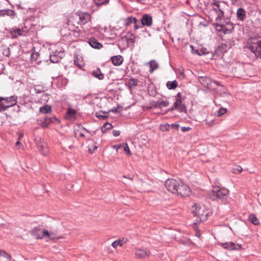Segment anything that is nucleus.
Here are the masks:
<instances>
[{
  "label": "nucleus",
  "mask_w": 261,
  "mask_h": 261,
  "mask_svg": "<svg viewBox=\"0 0 261 261\" xmlns=\"http://www.w3.org/2000/svg\"><path fill=\"white\" fill-rule=\"evenodd\" d=\"M252 39H256V41L261 42V36H258L257 37H255Z\"/></svg>",
  "instance_id": "58"
},
{
  "label": "nucleus",
  "mask_w": 261,
  "mask_h": 261,
  "mask_svg": "<svg viewBox=\"0 0 261 261\" xmlns=\"http://www.w3.org/2000/svg\"><path fill=\"white\" fill-rule=\"evenodd\" d=\"M82 128H83L84 130H85L86 132H87V133H90V132H89L88 130H87L86 128H85V127H82Z\"/></svg>",
  "instance_id": "61"
},
{
  "label": "nucleus",
  "mask_w": 261,
  "mask_h": 261,
  "mask_svg": "<svg viewBox=\"0 0 261 261\" xmlns=\"http://www.w3.org/2000/svg\"><path fill=\"white\" fill-rule=\"evenodd\" d=\"M41 228L35 227L30 231V233L35 238L37 239H43V236L41 235Z\"/></svg>",
  "instance_id": "15"
},
{
  "label": "nucleus",
  "mask_w": 261,
  "mask_h": 261,
  "mask_svg": "<svg viewBox=\"0 0 261 261\" xmlns=\"http://www.w3.org/2000/svg\"><path fill=\"white\" fill-rule=\"evenodd\" d=\"M80 136L82 137H84L85 135L83 133H80Z\"/></svg>",
  "instance_id": "62"
},
{
  "label": "nucleus",
  "mask_w": 261,
  "mask_h": 261,
  "mask_svg": "<svg viewBox=\"0 0 261 261\" xmlns=\"http://www.w3.org/2000/svg\"><path fill=\"white\" fill-rule=\"evenodd\" d=\"M2 97L3 99L1 100V102H2L1 106L3 107L4 111L9 108L15 106L17 102V97L15 95H13L10 97Z\"/></svg>",
  "instance_id": "5"
},
{
  "label": "nucleus",
  "mask_w": 261,
  "mask_h": 261,
  "mask_svg": "<svg viewBox=\"0 0 261 261\" xmlns=\"http://www.w3.org/2000/svg\"><path fill=\"white\" fill-rule=\"evenodd\" d=\"M67 113L70 117H73L76 114V111L73 109L69 108L67 111Z\"/></svg>",
  "instance_id": "45"
},
{
  "label": "nucleus",
  "mask_w": 261,
  "mask_h": 261,
  "mask_svg": "<svg viewBox=\"0 0 261 261\" xmlns=\"http://www.w3.org/2000/svg\"><path fill=\"white\" fill-rule=\"evenodd\" d=\"M151 107L160 109V101H152L150 102Z\"/></svg>",
  "instance_id": "43"
},
{
  "label": "nucleus",
  "mask_w": 261,
  "mask_h": 261,
  "mask_svg": "<svg viewBox=\"0 0 261 261\" xmlns=\"http://www.w3.org/2000/svg\"><path fill=\"white\" fill-rule=\"evenodd\" d=\"M37 147L39 151L43 155H46L48 152L47 144L44 142L37 146Z\"/></svg>",
  "instance_id": "19"
},
{
  "label": "nucleus",
  "mask_w": 261,
  "mask_h": 261,
  "mask_svg": "<svg viewBox=\"0 0 261 261\" xmlns=\"http://www.w3.org/2000/svg\"><path fill=\"white\" fill-rule=\"evenodd\" d=\"M138 22V20L136 18H133L132 17H127L125 20V23L126 25H129L130 23H134L135 24V28L137 29L139 27L137 26V23Z\"/></svg>",
  "instance_id": "25"
},
{
  "label": "nucleus",
  "mask_w": 261,
  "mask_h": 261,
  "mask_svg": "<svg viewBox=\"0 0 261 261\" xmlns=\"http://www.w3.org/2000/svg\"><path fill=\"white\" fill-rule=\"evenodd\" d=\"M212 5L213 6L212 11H214L217 15L216 18V21H222L224 17V12L221 9L219 1H215L212 3Z\"/></svg>",
  "instance_id": "8"
},
{
  "label": "nucleus",
  "mask_w": 261,
  "mask_h": 261,
  "mask_svg": "<svg viewBox=\"0 0 261 261\" xmlns=\"http://www.w3.org/2000/svg\"><path fill=\"white\" fill-rule=\"evenodd\" d=\"M148 65L149 67V73H152L153 71L159 68L158 62L155 60H150L148 62Z\"/></svg>",
  "instance_id": "18"
},
{
  "label": "nucleus",
  "mask_w": 261,
  "mask_h": 261,
  "mask_svg": "<svg viewBox=\"0 0 261 261\" xmlns=\"http://www.w3.org/2000/svg\"><path fill=\"white\" fill-rule=\"evenodd\" d=\"M71 33L73 34V35H75V36H79V33L77 31H72L71 33H70L69 34V35H71Z\"/></svg>",
  "instance_id": "56"
},
{
  "label": "nucleus",
  "mask_w": 261,
  "mask_h": 261,
  "mask_svg": "<svg viewBox=\"0 0 261 261\" xmlns=\"http://www.w3.org/2000/svg\"><path fill=\"white\" fill-rule=\"evenodd\" d=\"M170 126L172 128L176 127L177 128H178L179 126V124H172L170 125Z\"/></svg>",
  "instance_id": "57"
},
{
  "label": "nucleus",
  "mask_w": 261,
  "mask_h": 261,
  "mask_svg": "<svg viewBox=\"0 0 261 261\" xmlns=\"http://www.w3.org/2000/svg\"><path fill=\"white\" fill-rule=\"evenodd\" d=\"M196 236L198 237H199L200 236V233L199 232H196Z\"/></svg>",
  "instance_id": "64"
},
{
  "label": "nucleus",
  "mask_w": 261,
  "mask_h": 261,
  "mask_svg": "<svg viewBox=\"0 0 261 261\" xmlns=\"http://www.w3.org/2000/svg\"><path fill=\"white\" fill-rule=\"evenodd\" d=\"M146 255V252L145 250L141 249H137L135 251L136 257L138 258H144Z\"/></svg>",
  "instance_id": "26"
},
{
  "label": "nucleus",
  "mask_w": 261,
  "mask_h": 261,
  "mask_svg": "<svg viewBox=\"0 0 261 261\" xmlns=\"http://www.w3.org/2000/svg\"><path fill=\"white\" fill-rule=\"evenodd\" d=\"M152 24V17L148 15V27H149Z\"/></svg>",
  "instance_id": "51"
},
{
  "label": "nucleus",
  "mask_w": 261,
  "mask_h": 261,
  "mask_svg": "<svg viewBox=\"0 0 261 261\" xmlns=\"http://www.w3.org/2000/svg\"><path fill=\"white\" fill-rule=\"evenodd\" d=\"M34 140L36 146H38V145L41 144L43 142H44L39 136L34 137Z\"/></svg>",
  "instance_id": "41"
},
{
  "label": "nucleus",
  "mask_w": 261,
  "mask_h": 261,
  "mask_svg": "<svg viewBox=\"0 0 261 261\" xmlns=\"http://www.w3.org/2000/svg\"><path fill=\"white\" fill-rule=\"evenodd\" d=\"M177 191L175 194L181 197H188L191 194V190L190 187L181 180L179 182V186H178Z\"/></svg>",
  "instance_id": "4"
},
{
  "label": "nucleus",
  "mask_w": 261,
  "mask_h": 261,
  "mask_svg": "<svg viewBox=\"0 0 261 261\" xmlns=\"http://www.w3.org/2000/svg\"><path fill=\"white\" fill-rule=\"evenodd\" d=\"M222 246L225 248L230 250H239L242 249V245L238 244H234L232 242H226L222 244Z\"/></svg>",
  "instance_id": "14"
},
{
  "label": "nucleus",
  "mask_w": 261,
  "mask_h": 261,
  "mask_svg": "<svg viewBox=\"0 0 261 261\" xmlns=\"http://www.w3.org/2000/svg\"><path fill=\"white\" fill-rule=\"evenodd\" d=\"M156 89L152 84L148 85V94L151 96H155L156 94Z\"/></svg>",
  "instance_id": "23"
},
{
  "label": "nucleus",
  "mask_w": 261,
  "mask_h": 261,
  "mask_svg": "<svg viewBox=\"0 0 261 261\" xmlns=\"http://www.w3.org/2000/svg\"><path fill=\"white\" fill-rule=\"evenodd\" d=\"M109 2V0H94V3L97 6H101L102 5H107Z\"/></svg>",
  "instance_id": "33"
},
{
  "label": "nucleus",
  "mask_w": 261,
  "mask_h": 261,
  "mask_svg": "<svg viewBox=\"0 0 261 261\" xmlns=\"http://www.w3.org/2000/svg\"><path fill=\"white\" fill-rule=\"evenodd\" d=\"M238 0H231L232 4L236 3Z\"/></svg>",
  "instance_id": "63"
},
{
  "label": "nucleus",
  "mask_w": 261,
  "mask_h": 261,
  "mask_svg": "<svg viewBox=\"0 0 261 261\" xmlns=\"http://www.w3.org/2000/svg\"><path fill=\"white\" fill-rule=\"evenodd\" d=\"M122 107L121 106H118L117 107H114V108H113L112 110H111V111L113 113H118V109L119 108H121Z\"/></svg>",
  "instance_id": "48"
},
{
  "label": "nucleus",
  "mask_w": 261,
  "mask_h": 261,
  "mask_svg": "<svg viewBox=\"0 0 261 261\" xmlns=\"http://www.w3.org/2000/svg\"><path fill=\"white\" fill-rule=\"evenodd\" d=\"M190 47L191 48L192 53L193 54H196L199 56H201L204 54V53L202 52V49H201L200 50L194 49V46L192 45H190Z\"/></svg>",
  "instance_id": "34"
},
{
  "label": "nucleus",
  "mask_w": 261,
  "mask_h": 261,
  "mask_svg": "<svg viewBox=\"0 0 261 261\" xmlns=\"http://www.w3.org/2000/svg\"><path fill=\"white\" fill-rule=\"evenodd\" d=\"M51 234L52 232H49L48 230L44 229L41 231V235L43 236V238L45 237L49 238V237H51Z\"/></svg>",
  "instance_id": "38"
},
{
  "label": "nucleus",
  "mask_w": 261,
  "mask_h": 261,
  "mask_svg": "<svg viewBox=\"0 0 261 261\" xmlns=\"http://www.w3.org/2000/svg\"><path fill=\"white\" fill-rule=\"evenodd\" d=\"M74 63L75 65H76L80 68H81L83 65V63L82 61H81V62L79 61L78 58L77 57H74Z\"/></svg>",
  "instance_id": "39"
},
{
  "label": "nucleus",
  "mask_w": 261,
  "mask_h": 261,
  "mask_svg": "<svg viewBox=\"0 0 261 261\" xmlns=\"http://www.w3.org/2000/svg\"><path fill=\"white\" fill-rule=\"evenodd\" d=\"M64 53L62 50H55L50 55V61L53 63H58L62 58Z\"/></svg>",
  "instance_id": "12"
},
{
  "label": "nucleus",
  "mask_w": 261,
  "mask_h": 261,
  "mask_svg": "<svg viewBox=\"0 0 261 261\" xmlns=\"http://www.w3.org/2000/svg\"><path fill=\"white\" fill-rule=\"evenodd\" d=\"M176 99H180V100H181V93L180 92H178L176 95Z\"/></svg>",
  "instance_id": "59"
},
{
  "label": "nucleus",
  "mask_w": 261,
  "mask_h": 261,
  "mask_svg": "<svg viewBox=\"0 0 261 261\" xmlns=\"http://www.w3.org/2000/svg\"><path fill=\"white\" fill-rule=\"evenodd\" d=\"M36 93H41L44 92V87L40 85H37L34 86Z\"/></svg>",
  "instance_id": "32"
},
{
  "label": "nucleus",
  "mask_w": 261,
  "mask_h": 261,
  "mask_svg": "<svg viewBox=\"0 0 261 261\" xmlns=\"http://www.w3.org/2000/svg\"><path fill=\"white\" fill-rule=\"evenodd\" d=\"M248 48L257 58L261 59V42L252 39Z\"/></svg>",
  "instance_id": "6"
},
{
  "label": "nucleus",
  "mask_w": 261,
  "mask_h": 261,
  "mask_svg": "<svg viewBox=\"0 0 261 261\" xmlns=\"http://www.w3.org/2000/svg\"><path fill=\"white\" fill-rule=\"evenodd\" d=\"M248 219L250 222L255 225H257L259 223V221L254 214H250Z\"/></svg>",
  "instance_id": "31"
},
{
  "label": "nucleus",
  "mask_w": 261,
  "mask_h": 261,
  "mask_svg": "<svg viewBox=\"0 0 261 261\" xmlns=\"http://www.w3.org/2000/svg\"><path fill=\"white\" fill-rule=\"evenodd\" d=\"M227 112V109L224 108H221L219 109L218 112V116H221L224 114H225Z\"/></svg>",
  "instance_id": "44"
},
{
  "label": "nucleus",
  "mask_w": 261,
  "mask_h": 261,
  "mask_svg": "<svg viewBox=\"0 0 261 261\" xmlns=\"http://www.w3.org/2000/svg\"><path fill=\"white\" fill-rule=\"evenodd\" d=\"M92 75L95 77L101 80L104 78V75L101 72L100 69L97 68L95 70L93 71Z\"/></svg>",
  "instance_id": "24"
},
{
  "label": "nucleus",
  "mask_w": 261,
  "mask_h": 261,
  "mask_svg": "<svg viewBox=\"0 0 261 261\" xmlns=\"http://www.w3.org/2000/svg\"><path fill=\"white\" fill-rule=\"evenodd\" d=\"M75 15L79 17V23L81 24H85L91 20V16L88 13L80 12H76Z\"/></svg>",
  "instance_id": "11"
},
{
  "label": "nucleus",
  "mask_w": 261,
  "mask_h": 261,
  "mask_svg": "<svg viewBox=\"0 0 261 261\" xmlns=\"http://www.w3.org/2000/svg\"><path fill=\"white\" fill-rule=\"evenodd\" d=\"M233 44L232 39H229L228 40L225 41V42L222 43L221 45L217 47L214 51V56H220L221 54H224L229 49Z\"/></svg>",
  "instance_id": "3"
},
{
  "label": "nucleus",
  "mask_w": 261,
  "mask_h": 261,
  "mask_svg": "<svg viewBox=\"0 0 261 261\" xmlns=\"http://www.w3.org/2000/svg\"><path fill=\"white\" fill-rule=\"evenodd\" d=\"M15 12L13 10L8 9L0 11V17L4 16L5 15H8L10 16H14Z\"/></svg>",
  "instance_id": "28"
},
{
  "label": "nucleus",
  "mask_w": 261,
  "mask_h": 261,
  "mask_svg": "<svg viewBox=\"0 0 261 261\" xmlns=\"http://www.w3.org/2000/svg\"><path fill=\"white\" fill-rule=\"evenodd\" d=\"M60 121L59 119L55 116L52 117H46L44 118L43 121L41 123V126L42 127H48L50 124L53 123H59Z\"/></svg>",
  "instance_id": "13"
},
{
  "label": "nucleus",
  "mask_w": 261,
  "mask_h": 261,
  "mask_svg": "<svg viewBox=\"0 0 261 261\" xmlns=\"http://www.w3.org/2000/svg\"><path fill=\"white\" fill-rule=\"evenodd\" d=\"M191 129V128L189 127L184 126V127H181V130L183 132H186L187 131L190 130Z\"/></svg>",
  "instance_id": "53"
},
{
  "label": "nucleus",
  "mask_w": 261,
  "mask_h": 261,
  "mask_svg": "<svg viewBox=\"0 0 261 261\" xmlns=\"http://www.w3.org/2000/svg\"><path fill=\"white\" fill-rule=\"evenodd\" d=\"M127 239L123 238L121 239H119L114 241L112 244V246L114 248H116L118 246L121 247L127 242Z\"/></svg>",
  "instance_id": "21"
},
{
  "label": "nucleus",
  "mask_w": 261,
  "mask_h": 261,
  "mask_svg": "<svg viewBox=\"0 0 261 261\" xmlns=\"http://www.w3.org/2000/svg\"><path fill=\"white\" fill-rule=\"evenodd\" d=\"M177 82L176 80L168 81L166 83V86L170 90L175 89L177 87Z\"/></svg>",
  "instance_id": "29"
},
{
  "label": "nucleus",
  "mask_w": 261,
  "mask_h": 261,
  "mask_svg": "<svg viewBox=\"0 0 261 261\" xmlns=\"http://www.w3.org/2000/svg\"><path fill=\"white\" fill-rule=\"evenodd\" d=\"M243 170L242 168L240 166H237L232 169V172L235 174L240 173Z\"/></svg>",
  "instance_id": "37"
},
{
  "label": "nucleus",
  "mask_w": 261,
  "mask_h": 261,
  "mask_svg": "<svg viewBox=\"0 0 261 261\" xmlns=\"http://www.w3.org/2000/svg\"><path fill=\"white\" fill-rule=\"evenodd\" d=\"M180 180H177L174 178H169L166 180L165 181V187L167 190L175 194L176 192H177V188L178 186H179Z\"/></svg>",
  "instance_id": "7"
},
{
  "label": "nucleus",
  "mask_w": 261,
  "mask_h": 261,
  "mask_svg": "<svg viewBox=\"0 0 261 261\" xmlns=\"http://www.w3.org/2000/svg\"><path fill=\"white\" fill-rule=\"evenodd\" d=\"M160 109L163 107H167L169 105V102L168 100H162L160 101Z\"/></svg>",
  "instance_id": "46"
},
{
  "label": "nucleus",
  "mask_w": 261,
  "mask_h": 261,
  "mask_svg": "<svg viewBox=\"0 0 261 261\" xmlns=\"http://www.w3.org/2000/svg\"><path fill=\"white\" fill-rule=\"evenodd\" d=\"M205 121H206V124L208 125V126H211L214 122V120H211L210 122H208L207 119H206Z\"/></svg>",
  "instance_id": "54"
},
{
  "label": "nucleus",
  "mask_w": 261,
  "mask_h": 261,
  "mask_svg": "<svg viewBox=\"0 0 261 261\" xmlns=\"http://www.w3.org/2000/svg\"><path fill=\"white\" fill-rule=\"evenodd\" d=\"M237 18L239 20L243 21L246 17V11L244 9L240 8L237 11Z\"/></svg>",
  "instance_id": "20"
},
{
  "label": "nucleus",
  "mask_w": 261,
  "mask_h": 261,
  "mask_svg": "<svg viewBox=\"0 0 261 261\" xmlns=\"http://www.w3.org/2000/svg\"><path fill=\"white\" fill-rule=\"evenodd\" d=\"M199 82L204 87L207 88H211L213 84L217 86H220V84L217 81H213L207 76H200L198 78Z\"/></svg>",
  "instance_id": "10"
},
{
  "label": "nucleus",
  "mask_w": 261,
  "mask_h": 261,
  "mask_svg": "<svg viewBox=\"0 0 261 261\" xmlns=\"http://www.w3.org/2000/svg\"><path fill=\"white\" fill-rule=\"evenodd\" d=\"M39 55L38 53H33L31 55V59L33 61H37Z\"/></svg>",
  "instance_id": "47"
},
{
  "label": "nucleus",
  "mask_w": 261,
  "mask_h": 261,
  "mask_svg": "<svg viewBox=\"0 0 261 261\" xmlns=\"http://www.w3.org/2000/svg\"><path fill=\"white\" fill-rule=\"evenodd\" d=\"M39 112L43 114L49 113L51 112V107L48 105H46L40 108Z\"/></svg>",
  "instance_id": "27"
},
{
  "label": "nucleus",
  "mask_w": 261,
  "mask_h": 261,
  "mask_svg": "<svg viewBox=\"0 0 261 261\" xmlns=\"http://www.w3.org/2000/svg\"><path fill=\"white\" fill-rule=\"evenodd\" d=\"M122 148H123V151L126 153V154L127 155H130L131 154L128 146L126 143L122 144Z\"/></svg>",
  "instance_id": "36"
},
{
  "label": "nucleus",
  "mask_w": 261,
  "mask_h": 261,
  "mask_svg": "<svg viewBox=\"0 0 261 261\" xmlns=\"http://www.w3.org/2000/svg\"><path fill=\"white\" fill-rule=\"evenodd\" d=\"M89 45L95 49H100L102 47V45L99 43L95 38H91L88 40Z\"/></svg>",
  "instance_id": "17"
},
{
  "label": "nucleus",
  "mask_w": 261,
  "mask_h": 261,
  "mask_svg": "<svg viewBox=\"0 0 261 261\" xmlns=\"http://www.w3.org/2000/svg\"><path fill=\"white\" fill-rule=\"evenodd\" d=\"M112 125L111 124L109 123H106L103 125L101 127V130L103 133H105L106 130L110 129L112 128Z\"/></svg>",
  "instance_id": "35"
},
{
  "label": "nucleus",
  "mask_w": 261,
  "mask_h": 261,
  "mask_svg": "<svg viewBox=\"0 0 261 261\" xmlns=\"http://www.w3.org/2000/svg\"><path fill=\"white\" fill-rule=\"evenodd\" d=\"M113 134L115 137H117L120 135V132L118 130H114L113 131Z\"/></svg>",
  "instance_id": "49"
},
{
  "label": "nucleus",
  "mask_w": 261,
  "mask_h": 261,
  "mask_svg": "<svg viewBox=\"0 0 261 261\" xmlns=\"http://www.w3.org/2000/svg\"><path fill=\"white\" fill-rule=\"evenodd\" d=\"M113 148L116 149L117 150V151H118V150L119 149H120V148H122V144H119V145H114L113 146Z\"/></svg>",
  "instance_id": "52"
},
{
  "label": "nucleus",
  "mask_w": 261,
  "mask_h": 261,
  "mask_svg": "<svg viewBox=\"0 0 261 261\" xmlns=\"http://www.w3.org/2000/svg\"><path fill=\"white\" fill-rule=\"evenodd\" d=\"M213 25L217 31L222 32L223 35L231 34L234 29L233 24L229 21L223 23L218 21L214 22Z\"/></svg>",
  "instance_id": "2"
},
{
  "label": "nucleus",
  "mask_w": 261,
  "mask_h": 261,
  "mask_svg": "<svg viewBox=\"0 0 261 261\" xmlns=\"http://www.w3.org/2000/svg\"><path fill=\"white\" fill-rule=\"evenodd\" d=\"M174 110H177L180 113H187V110L185 105L182 103L181 100L180 99H176V101L173 106L168 109V111H172Z\"/></svg>",
  "instance_id": "9"
},
{
  "label": "nucleus",
  "mask_w": 261,
  "mask_h": 261,
  "mask_svg": "<svg viewBox=\"0 0 261 261\" xmlns=\"http://www.w3.org/2000/svg\"><path fill=\"white\" fill-rule=\"evenodd\" d=\"M112 63L115 66H120L123 62V58L121 55L114 56L111 58Z\"/></svg>",
  "instance_id": "16"
},
{
  "label": "nucleus",
  "mask_w": 261,
  "mask_h": 261,
  "mask_svg": "<svg viewBox=\"0 0 261 261\" xmlns=\"http://www.w3.org/2000/svg\"><path fill=\"white\" fill-rule=\"evenodd\" d=\"M49 238L51 240H58V239H64V237L63 236H56L55 233L54 232H52L51 237H49Z\"/></svg>",
  "instance_id": "42"
},
{
  "label": "nucleus",
  "mask_w": 261,
  "mask_h": 261,
  "mask_svg": "<svg viewBox=\"0 0 261 261\" xmlns=\"http://www.w3.org/2000/svg\"><path fill=\"white\" fill-rule=\"evenodd\" d=\"M15 145L16 147L20 148L23 147L22 144L20 142V140H17V141L15 143Z\"/></svg>",
  "instance_id": "50"
},
{
  "label": "nucleus",
  "mask_w": 261,
  "mask_h": 261,
  "mask_svg": "<svg viewBox=\"0 0 261 261\" xmlns=\"http://www.w3.org/2000/svg\"><path fill=\"white\" fill-rule=\"evenodd\" d=\"M138 82L136 79L134 78H130L127 83V86L129 89H132L134 87L136 86Z\"/></svg>",
  "instance_id": "30"
},
{
  "label": "nucleus",
  "mask_w": 261,
  "mask_h": 261,
  "mask_svg": "<svg viewBox=\"0 0 261 261\" xmlns=\"http://www.w3.org/2000/svg\"><path fill=\"white\" fill-rule=\"evenodd\" d=\"M97 146H94L93 147V149H92L91 148H90V147H89V152H90V153H93V152L94 150H96V149H97Z\"/></svg>",
  "instance_id": "55"
},
{
  "label": "nucleus",
  "mask_w": 261,
  "mask_h": 261,
  "mask_svg": "<svg viewBox=\"0 0 261 261\" xmlns=\"http://www.w3.org/2000/svg\"><path fill=\"white\" fill-rule=\"evenodd\" d=\"M10 33L12 38H16L18 36L22 35V32L19 28H13L11 29Z\"/></svg>",
  "instance_id": "22"
},
{
  "label": "nucleus",
  "mask_w": 261,
  "mask_h": 261,
  "mask_svg": "<svg viewBox=\"0 0 261 261\" xmlns=\"http://www.w3.org/2000/svg\"><path fill=\"white\" fill-rule=\"evenodd\" d=\"M141 27L147 25V14L143 15L142 19H141Z\"/></svg>",
  "instance_id": "40"
},
{
  "label": "nucleus",
  "mask_w": 261,
  "mask_h": 261,
  "mask_svg": "<svg viewBox=\"0 0 261 261\" xmlns=\"http://www.w3.org/2000/svg\"><path fill=\"white\" fill-rule=\"evenodd\" d=\"M23 134L22 133H19L18 140H20V139L23 137Z\"/></svg>",
  "instance_id": "60"
},
{
  "label": "nucleus",
  "mask_w": 261,
  "mask_h": 261,
  "mask_svg": "<svg viewBox=\"0 0 261 261\" xmlns=\"http://www.w3.org/2000/svg\"><path fill=\"white\" fill-rule=\"evenodd\" d=\"M228 194L229 191L227 189L216 186L208 192L207 195L210 199L215 200L225 199Z\"/></svg>",
  "instance_id": "1"
}]
</instances>
